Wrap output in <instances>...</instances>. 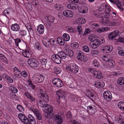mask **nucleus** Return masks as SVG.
I'll return each mask as SVG.
<instances>
[{"instance_id":"1","label":"nucleus","mask_w":124,"mask_h":124,"mask_svg":"<svg viewBox=\"0 0 124 124\" xmlns=\"http://www.w3.org/2000/svg\"><path fill=\"white\" fill-rule=\"evenodd\" d=\"M66 69L67 71L71 72L74 74L78 72L79 70L78 66L74 63H71L66 67Z\"/></svg>"},{"instance_id":"2","label":"nucleus","mask_w":124,"mask_h":124,"mask_svg":"<svg viewBox=\"0 0 124 124\" xmlns=\"http://www.w3.org/2000/svg\"><path fill=\"white\" fill-rule=\"evenodd\" d=\"M100 44V41L98 39H96L91 41L89 44V46L91 48L95 49L99 46Z\"/></svg>"},{"instance_id":"3","label":"nucleus","mask_w":124,"mask_h":124,"mask_svg":"<svg viewBox=\"0 0 124 124\" xmlns=\"http://www.w3.org/2000/svg\"><path fill=\"white\" fill-rule=\"evenodd\" d=\"M27 61L28 64L31 67L36 68L39 65V63L34 58L29 59Z\"/></svg>"},{"instance_id":"4","label":"nucleus","mask_w":124,"mask_h":124,"mask_svg":"<svg viewBox=\"0 0 124 124\" xmlns=\"http://www.w3.org/2000/svg\"><path fill=\"white\" fill-rule=\"evenodd\" d=\"M53 84L58 87H62L63 85V83L62 81L58 78H54L52 80Z\"/></svg>"},{"instance_id":"5","label":"nucleus","mask_w":124,"mask_h":124,"mask_svg":"<svg viewBox=\"0 0 124 124\" xmlns=\"http://www.w3.org/2000/svg\"><path fill=\"white\" fill-rule=\"evenodd\" d=\"M44 77L41 74L39 73L36 74L33 80L34 82L36 83H40L43 82L44 80Z\"/></svg>"},{"instance_id":"6","label":"nucleus","mask_w":124,"mask_h":124,"mask_svg":"<svg viewBox=\"0 0 124 124\" xmlns=\"http://www.w3.org/2000/svg\"><path fill=\"white\" fill-rule=\"evenodd\" d=\"M47 108H45V110L46 111H44V114L46 118H48L50 115V114L53 112V108L52 106L49 104Z\"/></svg>"},{"instance_id":"7","label":"nucleus","mask_w":124,"mask_h":124,"mask_svg":"<svg viewBox=\"0 0 124 124\" xmlns=\"http://www.w3.org/2000/svg\"><path fill=\"white\" fill-rule=\"evenodd\" d=\"M103 96L105 99L108 101H110L112 98L111 93L108 91H105L103 93Z\"/></svg>"},{"instance_id":"8","label":"nucleus","mask_w":124,"mask_h":124,"mask_svg":"<svg viewBox=\"0 0 124 124\" xmlns=\"http://www.w3.org/2000/svg\"><path fill=\"white\" fill-rule=\"evenodd\" d=\"M27 121L26 124H36V121L34 117L31 115H28L27 118Z\"/></svg>"},{"instance_id":"9","label":"nucleus","mask_w":124,"mask_h":124,"mask_svg":"<svg viewBox=\"0 0 124 124\" xmlns=\"http://www.w3.org/2000/svg\"><path fill=\"white\" fill-rule=\"evenodd\" d=\"M95 107L93 105H90L87 107V112L91 115L94 114L96 111Z\"/></svg>"},{"instance_id":"10","label":"nucleus","mask_w":124,"mask_h":124,"mask_svg":"<svg viewBox=\"0 0 124 124\" xmlns=\"http://www.w3.org/2000/svg\"><path fill=\"white\" fill-rule=\"evenodd\" d=\"M76 54L77 55V58L78 60L82 61L84 60V56L82 52L79 50H77L76 51Z\"/></svg>"},{"instance_id":"11","label":"nucleus","mask_w":124,"mask_h":124,"mask_svg":"<svg viewBox=\"0 0 124 124\" xmlns=\"http://www.w3.org/2000/svg\"><path fill=\"white\" fill-rule=\"evenodd\" d=\"M52 60L56 63L60 64L61 62V59L58 54L52 55Z\"/></svg>"},{"instance_id":"12","label":"nucleus","mask_w":124,"mask_h":124,"mask_svg":"<svg viewBox=\"0 0 124 124\" xmlns=\"http://www.w3.org/2000/svg\"><path fill=\"white\" fill-rule=\"evenodd\" d=\"M31 109L35 115L38 120H41L42 119L41 114L38 110L36 109H33L32 108H31Z\"/></svg>"},{"instance_id":"13","label":"nucleus","mask_w":124,"mask_h":124,"mask_svg":"<svg viewBox=\"0 0 124 124\" xmlns=\"http://www.w3.org/2000/svg\"><path fill=\"white\" fill-rule=\"evenodd\" d=\"M54 118L55 123L57 124H61L62 122V119L61 116L58 115L54 116Z\"/></svg>"},{"instance_id":"14","label":"nucleus","mask_w":124,"mask_h":124,"mask_svg":"<svg viewBox=\"0 0 124 124\" xmlns=\"http://www.w3.org/2000/svg\"><path fill=\"white\" fill-rule=\"evenodd\" d=\"M18 117L19 119L25 124H26L27 120V117L24 114L20 113L18 115Z\"/></svg>"},{"instance_id":"15","label":"nucleus","mask_w":124,"mask_h":124,"mask_svg":"<svg viewBox=\"0 0 124 124\" xmlns=\"http://www.w3.org/2000/svg\"><path fill=\"white\" fill-rule=\"evenodd\" d=\"M119 31L117 30L114 31L108 35V37L110 39H112L118 35L119 34Z\"/></svg>"},{"instance_id":"16","label":"nucleus","mask_w":124,"mask_h":124,"mask_svg":"<svg viewBox=\"0 0 124 124\" xmlns=\"http://www.w3.org/2000/svg\"><path fill=\"white\" fill-rule=\"evenodd\" d=\"M63 14L66 17H73V13L71 11L67 10L64 11L63 12Z\"/></svg>"},{"instance_id":"17","label":"nucleus","mask_w":124,"mask_h":124,"mask_svg":"<svg viewBox=\"0 0 124 124\" xmlns=\"http://www.w3.org/2000/svg\"><path fill=\"white\" fill-rule=\"evenodd\" d=\"M11 28L12 30L15 31H17L20 29L19 25L16 23L12 24L11 25Z\"/></svg>"},{"instance_id":"18","label":"nucleus","mask_w":124,"mask_h":124,"mask_svg":"<svg viewBox=\"0 0 124 124\" xmlns=\"http://www.w3.org/2000/svg\"><path fill=\"white\" fill-rule=\"evenodd\" d=\"M78 9L79 11L82 13H85L88 10V8L84 6H82L80 7L79 6Z\"/></svg>"},{"instance_id":"19","label":"nucleus","mask_w":124,"mask_h":124,"mask_svg":"<svg viewBox=\"0 0 124 124\" xmlns=\"http://www.w3.org/2000/svg\"><path fill=\"white\" fill-rule=\"evenodd\" d=\"M39 94L40 95L43 99L46 100V101H49V97L46 92H43Z\"/></svg>"},{"instance_id":"20","label":"nucleus","mask_w":124,"mask_h":124,"mask_svg":"<svg viewBox=\"0 0 124 124\" xmlns=\"http://www.w3.org/2000/svg\"><path fill=\"white\" fill-rule=\"evenodd\" d=\"M42 43L43 44L47 47H50L52 45V43H49L48 40L46 38H44L42 40Z\"/></svg>"},{"instance_id":"21","label":"nucleus","mask_w":124,"mask_h":124,"mask_svg":"<svg viewBox=\"0 0 124 124\" xmlns=\"http://www.w3.org/2000/svg\"><path fill=\"white\" fill-rule=\"evenodd\" d=\"M93 76L98 79H101L102 78L101 73L98 70H96V71L94 72Z\"/></svg>"},{"instance_id":"22","label":"nucleus","mask_w":124,"mask_h":124,"mask_svg":"<svg viewBox=\"0 0 124 124\" xmlns=\"http://www.w3.org/2000/svg\"><path fill=\"white\" fill-rule=\"evenodd\" d=\"M37 30L40 34H42L44 32V27L42 24H40L37 27Z\"/></svg>"},{"instance_id":"23","label":"nucleus","mask_w":124,"mask_h":124,"mask_svg":"<svg viewBox=\"0 0 124 124\" xmlns=\"http://www.w3.org/2000/svg\"><path fill=\"white\" fill-rule=\"evenodd\" d=\"M44 100L41 101L39 100V103L40 106L42 108H47L49 104H48L47 102H44Z\"/></svg>"},{"instance_id":"24","label":"nucleus","mask_w":124,"mask_h":124,"mask_svg":"<svg viewBox=\"0 0 124 124\" xmlns=\"http://www.w3.org/2000/svg\"><path fill=\"white\" fill-rule=\"evenodd\" d=\"M58 54L61 60L64 59L66 57V54L63 51H61L58 53Z\"/></svg>"},{"instance_id":"25","label":"nucleus","mask_w":124,"mask_h":124,"mask_svg":"<svg viewBox=\"0 0 124 124\" xmlns=\"http://www.w3.org/2000/svg\"><path fill=\"white\" fill-rule=\"evenodd\" d=\"M112 47L110 46H103V48L102 49L103 51H109L110 52L112 51L113 49Z\"/></svg>"},{"instance_id":"26","label":"nucleus","mask_w":124,"mask_h":124,"mask_svg":"<svg viewBox=\"0 0 124 124\" xmlns=\"http://www.w3.org/2000/svg\"><path fill=\"white\" fill-rule=\"evenodd\" d=\"M45 18L48 21L51 23H56V22L54 21V18L51 16H50L48 17H46Z\"/></svg>"},{"instance_id":"27","label":"nucleus","mask_w":124,"mask_h":124,"mask_svg":"<svg viewBox=\"0 0 124 124\" xmlns=\"http://www.w3.org/2000/svg\"><path fill=\"white\" fill-rule=\"evenodd\" d=\"M86 96L92 100H93V98L94 96V95L93 93L90 91L88 90L86 93Z\"/></svg>"},{"instance_id":"28","label":"nucleus","mask_w":124,"mask_h":124,"mask_svg":"<svg viewBox=\"0 0 124 124\" xmlns=\"http://www.w3.org/2000/svg\"><path fill=\"white\" fill-rule=\"evenodd\" d=\"M118 107L121 110L124 111V102L121 101L117 104Z\"/></svg>"},{"instance_id":"29","label":"nucleus","mask_w":124,"mask_h":124,"mask_svg":"<svg viewBox=\"0 0 124 124\" xmlns=\"http://www.w3.org/2000/svg\"><path fill=\"white\" fill-rule=\"evenodd\" d=\"M107 64L110 67L115 65V62L112 59H108L107 62Z\"/></svg>"},{"instance_id":"30","label":"nucleus","mask_w":124,"mask_h":124,"mask_svg":"<svg viewBox=\"0 0 124 124\" xmlns=\"http://www.w3.org/2000/svg\"><path fill=\"white\" fill-rule=\"evenodd\" d=\"M62 91L61 90L57 91L56 92V94L59 99L60 98H63L64 97L63 94L62 93Z\"/></svg>"},{"instance_id":"31","label":"nucleus","mask_w":124,"mask_h":124,"mask_svg":"<svg viewBox=\"0 0 124 124\" xmlns=\"http://www.w3.org/2000/svg\"><path fill=\"white\" fill-rule=\"evenodd\" d=\"M104 83L103 82H95L94 83V85L95 86L98 88L102 87H103L104 85H103Z\"/></svg>"},{"instance_id":"32","label":"nucleus","mask_w":124,"mask_h":124,"mask_svg":"<svg viewBox=\"0 0 124 124\" xmlns=\"http://www.w3.org/2000/svg\"><path fill=\"white\" fill-rule=\"evenodd\" d=\"M23 55L25 57H29L30 56V54L28 50H25L22 53Z\"/></svg>"},{"instance_id":"33","label":"nucleus","mask_w":124,"mask_h":124,"mask_svg":"<svg viewBox=\"0 0 124 124\" xmlns=\"http://www.w3.org/2000/svg\"><path fill=\"white\" fill-rule=\"evenodd\" d=\"M54 73L56 74H59L60 73L61 71V70L59 67L56 66L54 68Z\"/></svg>"},{"instance_id":"34","label":"nucleus","mask_w":124,"mask_h":124,"mask_svg":"<svg viewBox=\"0 0 124 124\" xmlns=\"http://www.w3.org/2000/svg\"><path fill=\"white\" fill-rule=\"evenodd\" d=\"M40 62L41 64L43 66V67H46V64L47 62V60L45 58H43L40 60Z\"/></svg>"},{"instance_id":"35","label":"nucleus","mask_w":124,"mask_h":124,"mask_svg":"<svg viewBox=\"0 0 124 124\" xmlns=\"http://www.w3.org/2000/svg\"><path fill=\"white\" fill-rule=\"evenodd\" d=\"M0 59L5 62H7V58L2 54H0Z\"/></svg>"},{"instance_id":"36","label":"nucleus","mask_w":124,"mask_h":124,"mask_svg":"<svg viewBox=\"0 0 124 124\" xmlns=\"http://www.w3.org/2000/svg\"><path fill=\"white\" fill-rule=\"evenodd\" d=\"M19 35L22 37L25 36L26 35V32L24 30H21L19 32Z\"/></svg>"},{"instance_id":"37","label":"nucleus","mask_w":124,"mask_h":124,"mask_svg":"<svg viewBox=\"0 0 124 124\" xmlns=\"http://www.w3.org/2000/svg\"><path fill=\"white\" fill-rule=\"evenodd\" d=\"M117 82L120 85L124 84V78L120 77L118 78Z\"/></svg>"},{"instance_id":"38","label":"nucleus","mask_w":124,"mask_h":124,"mask_svg":"<svg viewBox=\"0 0 124 124\" xmlns=\"http://www.w3.org/2000/svg\"><path fill=\"white\" fill-rule=\"evenodd\" d=\"M105 12L108 15L111 11L110 7L107 5H105Z\"/></svg>"},{"instance_id":"39","label":"nucleus","mask_w":124,"mask_h":124,"mask_svg":"<svg viewBox=\"0 0 124 124\" xmlns=\"http://www.w3.org/2000/svg\"><path fill=\"white\" fill-rule=\"evenodd\" d=\"M63 36L64 39L65 41H67L69 40L70 37L68 34L66 33H64L63 35Z\"/></svg>"},{"instance_id":"40","label":"nucleus","mask_w":124,"mask_h":124,"mask_svg":"<svg viewBox=\"0 0 124 124\" xmlns=\"http://www.w3.org/2000/svg\"><path fill=\"white\" fill-rule=\"evenodd\" d=\"M28 85L32 88V89H34L35 88V86L33 84L32 81L30 79L28 80Z\"/></svg>"},{"instance_id":"41","label":"nucleus","mask_w":124,"mask_h":124,"mask_svg":"<svg viewBox=\"0 0 124 124\" xmlns=\"http://www.w3.org/2000/svg\"><path fill=\"white\" fill-rule=\"evenodd\" d=\"M10 89L12 92L13 93H16L18 91L17 89L15 87L12 86L10 87Z\"/></svg>"},{"instance_id":"42","label":"nucleus","mask_w":124,"mask_h":124,"mask_svg":"<svg viewBox=\"0 0 124 124\" xmlns=\"http://www.w3.org/2000/svg\"><path fill=\"white\" fill-rule=\"evenodd\" d=\"M93 66L95 67H98V66L99 65V62L97 60H95L93 61Z\"/></svg>"},{"instance_id":"43","label":"nucleus","mask_w":124,"mask_h":124,"mask_svg":"<svg viewBox=\"0 0 124 124\" xmlns=\"http://www.w3.org/2000/svg\"><path fill=\"white\" fill-rule=\"evenodd\" d=\"M77 31L78 32V33L80 35L82 34L83 33V31H82V28L81 26H78L77 27Z\"/></svg>"},{"instance_id":"44","label":"nucleus","mask_w":124,"mask_h":124,"mask_svg":"<svg viewBox=\"0 0 124 124\" xmlns=\"http://www.w3.org/2000/svg\"><path fill=\"white\" fill-rule=\"evenodd\" d=\"M107 30H108V28L107 27H106L104 28H103L101 29L99 28L98 29L97 31L98 32H101L106 31Z\"/></svg>"},{"instance_id":"45","label":"nucleus","mask_w":124,"mask_h":124,"mask_svg":"<svg viewBox=\"0 0 124 124\" xmlns=\"http://www.w3.org/2000/svg\"><path fill=\"white\" fill-rule=\"evenodd\" d=\"M67 54L70 57H71L74 55V52L73 51L71 50H68V51Z\"/></svg>"},{"instance_id":"46","label":"nucleus","mask_w":124,"mask_h":124,"mask_svg":"<svg viewBox=\"0 0 124 124\" xmlns=\"http://www.w3.org/2000/svg\"><path fill=\"white\" fill-rule=\"evenodd\" d=\"M17 108L21 112L24 111V108L22 106L20 105H18L17 106Z\"/></svg>"},{"instance_id":"47","label":"nucleus","mask_w":124,"mask_h":124,"mask_svg":"<svg viewBox=\"0 0 124 124\" xmlns=\"http://www.w3.org/2000/svg\"><path fill=\"white\" fill-rule=\"evenodd\" d=\"M83 50L85 52H88L89 51V49L88 47L86 46H83Z\"/></svg>"},{"instance_id":"48","label":"nucleus","mask_w":124,"mask_h":124,"mask_svg":"<svg viewBox=\"0 0 124 124\" xmlns=\"http://www.w3.org/2000/svg\"><path fill=\"white\" fill-rule=\"evenodd\" d=\"M28 99L30 100V101L31 102H35V101L36 100L35 97H33L32 95Z\"/></svg>"},{"instance_id":"49","label":"nucleus","mask_w":124,"mask_h":124,"mask_svg":"<svg viewBox=\"0 0 124 124\" xmlns=\"http://www.w3.org/2000/svg\"><path fill=\"white\" fill-rule=\"evenodd\" d=\"M21 74L24 77H26L28 76V74L27 73L25 70L22 71L21 73Z\"/></svg>"},{"instance_id":"50","label":"nucleus","mask_w":124,"mask_h":124,"mask_svg":"<svg viewBox=\"0 0 124 124\" xmlns=\"http://www.w3.org/2000/svg\"><path fill=\"white\" fill-rule=\"evenodd\" d=\"M79 22L81 24H84L85 23V20L84 18H79Z\"/></svg>"},{"instance_id":"51","label":"nucleus","mask_w":124,"mask_h":124,"mask_svg":"<svg viewBox=\"0 0 124 124\" xmlns=\"http://www.w3.org/2000/svg\"><path fill=\"white\" fill-rule=\"evenodd\" d=\"M24 94L28 99L32 95L31 93L28 92H25Z\"/></svg>"},{"instance_id":"52","label":"nucleus","mask_w":124,"mask_h":124,"mask_svg":"<svg viewBox=\"0 0 124 124\" xmlns=\"http://www.w3.org/2000/svg\"><path fill=\"white\" fill-rule=\"evenodd\" d=\"M79 6L77 4H72V9H77L79 8Z\"/></svg>"},{"instance_id":"53","label":"nucleus","mask_w":124,"mask_h":124,"mask_svg":"<svg viewBox=\"0 0 124 124\" xmlns=\"http://www.w3.org/2000/svg\"><path fill=\"white\" fill-rule=\"evenodd\" d=\"M79 46V44L76 42H74L73 44V48L76 49L78 48Z\"/></svg>"},{"instance_id":"54","label":"nucleus","mask_w":124,"mask_h":124,"mask_svg":"<svg viewBox=\"0 0 124 124\" xmlns=\"http://www.w3.org/2000/svg\"><path fill=\"white\" fill-rule=\"evenodd\" d=\"M16 45L17 46H18V43L21 41L20 39H17L15 40Z\"/></svg>"},{"instance_id":"55","label":"nucleus","mask_w":124,"mask_h":124,"mask_svg":"<svg viewBox=\"0 0 124 124\" xmlns=\"http://www.w3.org/2000/svg\"><path fill=\"white\" fill-rule=\"evenodd\" d=\"M94 38V35H90L89 36L88 39L89 40L91 41L93 40V39Z\"/></svg>"},{"instance_id":"56","label":"nucleus","mask_w":124,"mask_h":124,"mask_svg":"<svg viewBox=\"0 0 124 124\" xmlns=\"http://www.w3.org/2000/svg\"><path fill=\"white\" fill-rule=\"evenodd\" d=\"M118 54L121 56H124V50H121L118 52Z\"/></svg>"},{"instance_id":"57","label":"nucleus","mask_w":124,"mask_h":124,"mask_svg":"<svg viewBox=\"0 0 124 124\" xmlns=\"http://www.w3.org/2000/svg\"><path fill=\"white\" fill-rule=\"evenodd\" d=\"M88 71L91 73H92L93 75V76L94 72L96 71V70L95 69L93 68H91L88 69Z\"/></svg>"},{"instance_id":"58","label":"nucleus","mask_w":124,"mask_h":124,"mask_svg":"<svg viewBox=\"0 0 124 124\" xmlns=\"http://www.w3.org/2000/svg\"><path fill=\"white\" fill-rule=\"evenodd\" d=\"M26 27L29 31L31 32L33 31L32 28L31 26L29 25L27 26H26Z\"/></svg>"},{"instance_id":"59","label":"nucleus","mask_w":124,"mask_h":124,"mask_svg":"<svg viewBox=\"0 0 124 124\" xmlns=\"http://www.w3.org/2000/svg\"><path fill=\"white\" fill-rule=\"evenodd\" d=\"M6 80L8 83H12L13 82V80L11 78L9 77L8 78H7Z\"/></svg>"},{"instance_id":"60","label":"nucleus","mask_w":124,"mask_h":124,"mask_svg":"<svg viewBox=\"0 0 124 124\" xmlns=\"http://www.w3.org/2000/svg\"><path fill=\"white\" fill-rule=\"evenodd\" d=\"M92 53L93 55H95L98 54L99 52L97 50H94L92 51Z\"/></svg>"},{"instance_id":"61","label":"nucleus","mask_w":124,"mask_h":124,"mask_svg":"<svg viewBox=\"0 0 124 124\" xmlns=\"http://www.w3.org/2000/svg\"><path fill=\"white\" fill-rule=\"evenodd\" d=\"M72 99L74 100V101H76L77 100L78 97L75 95H73L72 96Z\"/></svg>"},{"instance_id":"62","label":"nucleus","mask_w":124,"mask_h":124,"mask_svg":"<svg viewBox=\"0 0 124 124\" xmlns=\"http://www.w3.org/2000/svg\"><path fill=\"white\" fill-rule=\"evenodd\" d=\"M67 116L68 118H71L72 117V116L70 111H68L67 113Z\"/></svg>"},{"instance_id":"63","label":"nucleus","mask_w":124,"mask_h":124,"mask_svg":"<svg viewBox=\"0 0 124 124\" xmlns=\"http://www.w3.org/2000/svg\"><path fill=\"white\" fill-rule=\"evenodd\" d=\"M90 32V29L88 28L86 29L84 33V34L85 35H86L87 33H89Z\"/></svg>"},{"instance_id":"64","label":"nucleus","mask_w":124,"mask_h":124,"mask_svg":"<svg viewBox=\"0 0 124 124\" xmlns=\"http://www.w3.org/2000/svg\"><path fill=\"white\" fill-rule=\"evenodd\" d=\"M39 4V3L37 1L34 0L32 2V4L35 6H37Z\"/></svg>"}]
</instances>
